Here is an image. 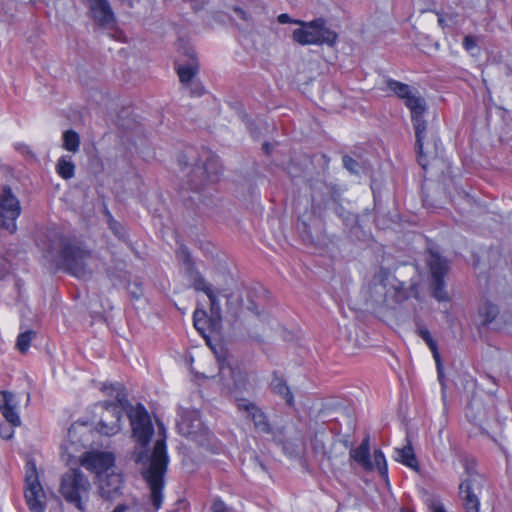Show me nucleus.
I'll use <instances>...</instances> for the list:
<instances>
[{
	"label": "nucleus",
	"instance_id": "obj_1",
	"mask_svg": "<svg viewBox=\"0 0 512 512\" xmlns=\"http://www.w3.org/2000/svg\"><path fill=\"white\" fill-rule=\"evenodd\" d=\"M103 390L109 395L115 393L117 404L106 401L103 403L104 413L99 421L101 434L111 436L120 430L122 410L127 413L132 427V436L139 445L132 458L137 464L147 465L142 475L150 489V501L158 510L163 502L164 475L167 470L169 458L166 450V430L162 423L158 422L159 439L154 444L151 455H148V446L154 433L150 416L142 404L133 407L127 397L125 387L121 383L104 384Z\"/></svg>",
	"mask_w": 512,
	"mask_h": 512
},
{
	"label": "nucleus",
	"instance_id": "obj_2",
	"mask_svg": "<svg viewBox=\"0 0 512 512\" xmlns=\"http://www.w3.org/2000/svg\"><path fill=\"white\" fill-rule=\"evenodd\" d=\"M43 257L58 269L77 278L91 275V253L58 229H49L41 240Z\"/></svg>",
	"mask_w": 512,
	"mask_h": 512
},
{
	"label": "nucleus",
	"instance_id": "obj_3",
	"mask_svg": "<svg viewBox=\"0 0 512 512\" xmlns=\"http://www.w3.org/2000/svg\"><path fill=\"white\" fill-rule=\"evenodd\" d=\"M386 85L410 111L413 128L427 123L425 120L427 103L418 89L394 79H388Z\"/></svg>",
	"mask_w": 512,
	"mask_h": 512
},
{
	"label": "nucleus",
	"instance_id": "obj_4",
	"mask_svg": "<svg viewBox=\"0 0 512 512\" xmlns=\"http://www.w3.org/2000/svg\"><path fill=\"white\" fill-rule=\"evenodd\" d=\"M462 466L465 470V477L462 479L459 489L460 496L466 512H479V493L484 484V478L476 471L474 459L467 457L461 458Z\"/></svg>",
	"mask_w": 512,
	"mask_h": 512
},
{
	"label": "nucleus",
	"instance_id": "obj_5",
	"mask_svg": "<svg viewBox=\"0 0 512 512\" xmlns=\"http://www.w3.org/2000/svg\"><path fill=\"white\" fill-rule=\"evenodd\" d=\"M294 24L301 27L295 29L292 38L300 45H334L337 40V34L325 27V20L317 18L310 22L294 21Z\"/></svg>",
	"mask_w": 512,
	"mask_h": 512
},
{
	"label": "nucleus",
	"instance_id": "obj_6",
	"mask_svg": "<svg viewBox=\"0 0 512 512\" xmlns=\"http://www.w3.org/2000/svg\"><path fill=\"white\" fill-rule=\"evenodd\" d=\"M90 482L79 469L67 471L61 479L60 493L77 509L84 510L83 499L87 498Z\"/></svg>",
	"mask_w": 512,
	"mask_h": 512
},
{
	"label": "nucleus",
	"instance_id": "obj_7",
	"mask_svg": "<svg viewBox=\"0 0 512 512\" xmlns=\"http://www.w3.org/2000/svg\"><path fill=\"white\" fill-rule=\"evenodd\" d=\"M416 137V151L419 165L426 170L430 160L437 158L442 150L439 137L432 130H428L427 123L414 127Z\"/></svg>",
	"mask_w": 512,
	"mask_h": 512
},
{
	"label": "nucleus",
	"instance_id": "obj_8",
	"mask_svg": "<svg viewBox=\"0 0 512 512\" xmlns=\"http://www.w3.org/2000/svg\"><path fill=\"white\" fill-rule=\"evenodd\" d=\"M430 272L432 296L439 302H447L450 297L445 290V276L449 271V262L439 253L430 250L427 259Z\"/></svg>",
	"mask_w": 512,
	"mask_h": 512
},
{
	"label": "nucleus",
	"instance_id": "obj_9",
	"mask_svg": "<svg viewBox=\"0 0 512 512\" xmlns=\"http://www.w3.org/2000/svg\"><path fill=\"white\" fill-rule=\"evenodd\" d=\"M222 169L219 158L210 153H205V162L202 166H196L190 176L191 188L199 190L204 186L216 183L219 180Z\"/></svg>",
	"mask_w": 512,
	"mask_h": 512
},
{
	"label": "nucleus",
	"instance_id": "obj_10",
	"mask_svg": "<svg viewBox=\"0 0 512 512\" xmlns=\"http://www.w3.org/2000/svg\"><path fill=\"white\" fill-rule=\"evenodd\" d=\"M21 213V206L18 198L11 188L4 186L0 190V228L9 233L16 231V219Z\"/></svg>",
	"mask_w": 512,
	"mask_h": 512
},
{
	"label": "nucleus",
	"instance_id": "obj_11",
	"mask_svg": "<svg viewBox=\"0 0 512 512\" xmlns=\"http://www.w3.org/2000/svg\"><path fill=\"white\" fill-rule=\"evenodd\" d=\"M25 482V500L29 510L31 512H45V494L38 480L36 466L33 461L26 463Z\"/></svg>",
	"mask_w": 512,
	"mask_h": 512
},
{
	"label": "nucleus",
	"instance_id": "obj_12",
	"mask_svg": "<svg viewBox=\"0 0 512 512\" xmlns=\"http://www.w3.org/2000/svg\"><path fill=\"white\" fill-rule=\"evenodd\" d=\"M88 6L90 17L100 27L112 29L116 17L109 0H84Z\"/></svg>",
	"mask_w": 512,
	"mask_h": 512
},
{
	"label": "nucleus",
	"instance_id": "obj_13",
	"mask_svg": "<svg viewBox=\"0 0 512 512\" xmlns=\"http://www.w3.org/2000/svg\"><path fill=\"white\" fill-rule=\"evenodd\" d=\"M81 464L99 477L113 470L115 457L110 452H89L85 454Z\"/></svg>",
	"mask_w": 512,
	"mask_h": 512
},
{
	"label": "nucleus",
	"instance_id": "obj_14",
	"mask_svg": "<svg viewBox=\"0 0 512 512\" xmlns=\"http://www.w3.org/2000/svg\"><path fill=\"white\" fill-rule=\"evenodd\" d=\"M22 282L7 269L0 274V298L7 304H14L21 298Z\"/></svg>",
	"mask_w": 512,
	"mask_h": 512
},
{
	"label": "nucleus",
	"instance_id": "obj_15",
	"mask_svg": "<svg viewBox=\"0 0 512 512\" xmlns=\"http://www.w3.org/2000/svg\"><path fill=\"white\" fill-rule=\"evenodd\" d=\"M99 493L102 498L113 500L122 494L123 478L120 473L111 470L98 478Z\"/></svg>",
	"mask_w": 512,
	"mask_h": 512
},
{
	"label": "nucleus",
	"instance_id": "obj_16",
	"mask_svg": "<svg viewBox=\"0 0 512 512\" xmlns=\"http://www.w3.org/2000/svg\"><path fill=\"white\" fill-rule=\"evenodd\" d=\"M236 405L240 411L247 412L248 417L253 421L256 429L264 433L270 432V425L265 414L254 403L247 399H237Z\"/></svg>",
	"mask_w": 512,
	"mask_h": 512
},
{
	"label": "nucleus",
	"instance_id": "obj_17",
	"mask_svg": "<svg viewBox=\"0 0 512 512\" xmlns=\"http://www.w3.org/2000/svg\"><path fill=\"white\" fill-rule=\"evenodd\" d=\"M17 401L14 394L8 391L0 392V412L5 420L13 426H20L21 419L16 410Z\"/></svg>",
	"mask_w": 512,
	"mask_h": 512
},
{
	"label": "nucleus",
	"instance_id": "obj_18",
	"mask_svg": "<svg viewBox=\"0 0 512 512\" xmlns=\"http://www.w3.org/2000/svg\"><path fill=\"white\" fill-rule=\"evenodd\" d=\"M177 427L179 433L187 437H194L204 430L203 423L197 411H189L182 415Z\"/></svg>",
	"mask_w": 512,
	"mask_h": 512
},
{
	"label": "nucleus",
	"instance_id": "obj_19",
	"mask_svg": "<svg viewBox=\"0 0 512 512\" xmlns=\"http://www.w3.org/2000/svg\"><path fill=\"white\" fill-rule=\"evenodd\" d=\"M350 458L360 464L365 470H372L373 463L370 460V442L369 436H366L361 444L350 450Z\"/></svg>",
	"mask_w": 512,
	"mask_h": 512
},
{
	"label": "nucleus",
	"instance_id": "obj_20",
	"mask_svg": "<svg viewBox=\"0 0 512 512\" xmlns=\"http://www.w3.org/2000/svg\"><path fill=\"white\" fill-rule=\"evenodd\" d=\"M270 387L272 392L284 398L289 406H292L294 404V397L290 391L289 386L287 385L286 381L283 378L277 375L276 372L273 373V378L270 382Z\"/></svg>",
	"mask_w": 512,
	"mask_h": 512
},
{
	"label": "nucleus",
	"instance_id": "obj_21",
	"mask_svg": "<svg viewBox=\"0 0 512 512\" xmlns=\"http://www.w3.org/2000/svg\"><path fill=\"white\" fill-rule=\"evenodd\" d=\"M395 460L402 463L403 465L417 470L418 469V461L415 456L413 447L411 446L410 442H408L404 447L402 448H395Z\"/></svg>",
	"mask_w": 512,
	"mask_h": 512
},
{
	"label": "nucleus",
	"instance_id": "obj_22",
	"mask_svg": "<svg viewBox=\"0 0 512 512\" xmlns=\"http://www.w3.org/2000/svg\"><path fill=\"white\" fill-rule=\"evenodd\" d=\"M498 314V307L489 300H485L479 305L478 315L481 318V325L483 326H487L492 323Z\"/></svg>",
	"mask_w": 512,
	"mask_h": 512
},
{
	"label": "nucleus",
	"instance_id": "obj_23",
	"mask_svg": "<svg viewBox=\"0 0 512 512\" xmlns=\"http://www.w3.org/2000/svg\"><path fill=\"white\" fill-rule=\"evenodd\" d=\"M56 172L65 180L71 179L75 175V164L68 156H62L57 161Z\"/></svg>",
	"mask_w": 512,
	"mask_h": 512
},
{
	"label": "nucleus",
	"instance_id": "obj_24",
	"mask_svg": "<svg viewBox=\"0 0 512 512\" xmlns=\"http://www.w3.org/2000/svg\"><path fill=\"white\" fill-rule=\"evenodd\" d=\"M63 148L69 152L77 153L80 148V136L75 130H66L63 133Z\"/></svg>",
	"mask_w": 512,
	"mask_h": 512
},
{
	"label": "nucleus",
	"instance_id": "obj_25",
	"mask_svg": "<svg viewBox=\"0 0 512 512\" xmlns=\"http://www.w3.org/2000/svg\"><path fill=\"white\" fill-rule=\"evenodd\" d=\"M176 70L180 82L183 84H188L196 75L198 71V65L194 60H192V62L187 65H177Z\"/></svg>",
	"mask_w": 512,
	"mask_h": 512
},
{
	"label": "nucleus",
	"instance_id": "obj_26",
	"mask_svg": "<svg viewBox=\"0 0 512 512\" xmlns=\"http://www.w3.org/2000/svg\"><path fill=\"white\" fill-rule=\"evenodd\" d=\"M188 272L189 277L192 280V286L195 290L202 291L206 295L211 293V285L205 281V279L197 270H195L193 267H189Z\"/></svg>",
	"mask_w": 512,
	"mask_h": 512
},
{
	"label": "nucleus",
	"instance_id": "obj_27",
	"mask_svg": "<svg viewBox=\"0 0 512 512\" xmlns=\"http://www.w3.org/2000/svg\"><path fill=\"white\" fill-rule=\"evenodd\" d=\"M35 337V332L32 330L25 331L18 335L16 347L21 353H25L29 347L32 339Z\"/></svg>",
	"mask_w": 512,
	"mask_h": 512
},
{
	"label": "nucleus",
	"instance_id": "obj_28",
	"mask_svg": "<svg viewBox=\"0 0 512 512\" xmlns=\"http://www.w3.org/2000/svg\"><path fill=\"white\" fill-rule=\"evenodd\" d=\"M374 463L382 478H388V467L385 456L381 450L374 451Z\"/></svg>",
	"mask_w": 512,
	"mask_h": 512
},
{
	"label": "nucleus",
	"instance_id": "obj_29",
	"mask_svg": "<svg viewBox=\"0 0 512 512\" xmlns=\"http://www.w3.org/2000/svg\"><path fill=\"white\" fill-rule=\"evenodd\" d=\"M107 215L110 230L116 237H118L121 240H125L126 232L122 224L114 220L109 212H107Z\"/></svg>",
	"mask_w": 512,
	"mask_h": 512
},
{
	"label": "nucleus",
	"instance_id": "obj_30",
	"mask_svg": "<svg viewBox=\"0 0 512 512\" xmlns=\"http://www.w3.org/2000/svg\"><path fill=\"white\" fill-rule=\"evenodd\" d=\"M207 297L209 298V301H210L211 313L214 316L219 318L220 312H221V307H220V303H219L216 295L214 294L213 290L211 291L210 294H207Z\"/></svg>",
	"mask_w": 512,
	"mask_h": 512
},
{
	"label": "nucleus",
	"instance_id": "obj_31",
	"mask_svg": "<svg viewBox=\"0 0 512 512\" xmlns=\"http://www.w3.org/2000/svg\"><path fill=\"white\" fill-rule=\"evenodd\" d=\"M417 334L426 342L428 347L433 346L436 342L433 340L429 330L422 325L417 326Z\"/></svg>",
	"mask_w": 512,
	"mask_h": 512
},
{
	"label": "nucleus",
	"instance_id": "obj_32",
	"mask_svg": "<svg viewBox=\"0 0 512 512\" xmlns=\"http://www.w3.org/2000/svg\"><path fill=\"white\" fill-rule=\"evenodd\" d=\"M206 312L204 310H196L194 312V326L197 330L203 331L204 330V324L206 322L205 320Z\"/></svg>",
	"mask_w": 512,
	"mask_h": 512
},
{
	"label": "nucleus",
	"instance_id": "obj_33",
	"mask_svg": "<svg viewBox=\"0 0 512 512\" xmlns=\"http://www.w3.org/2000/svg\"><path fill=\"white\" fill-rule=\"evenodd\" d=\"M14 148L16 151H18L20 154H22L26 159H31V160L35 159L34 153L30 149V147L28 145H26L25 143H16L14 145Z\"/></svg>",
	"mask_w": 512,
	"mask_h": 512
},
{
	"label": "nucleus",
	"instance_id": "obj_34",
	"mask_svg": "<svg viewBox=\"0 0 512 512\" xmlns=\"http://www.w3.org/2000/svg\"><path fill=\"white\" fill-rule=\"evenodd\" d=\"M343 165L344 167L349 170L351 173H358V170H359V164L356 160H354L353 158H351L350 156L348 155H345L343 156Z\"/></svg>",
	"mask_w": 512,
	"mask_h": 512
},
{
	"label": "nucleus",
	"instance_id": "obj_35",
	"mask_svg": "<svg viewBox=\"0 0 512 512\" xmlns=\"http://www.w3.org/2000/svg\"><path fill=\"white\" fill-rule=\"evenodd\" d=\"M228 373L229 375H231L233 378H235V375H234V371L232 370V368L230 366H225L224 362H220L219 364V374H218V377H219V381L224 385V386H228V384H226L224 382V376H225V373Z\"/></svg>",
	"mask_w": 512,
	"mask_h": 512
},
{
	"label": "nucleus",
	"instance_id": "obj_36",
	"mask_svg": "<svg viewBox=\"0 0 512 512\" xmlns=\"http://www.w3.org/2000/svg\"><path fill=\"white\" fill-rule=\"evenodd\" d=\"M12 424H0V437L5 440H9L14 435Z\"/></svg>",
	"mask_w": 512,
	"mask_h": 512
},
{
	"label": "nucleus",
	"instance_id": "obj_37",
	"mask_svg": "<svg viewBox=\"0 0 512 512\" xmlns=\"http://www.w3.org/2000/svg\"><path fill=\"white\" fill-rule=\"evenodd\" d=\"M429 349L431 350V352L433 354V357H434V360L436 362L438 376H439V378H441L442 377V364H441V360H440V355H439V352H438L437 344H434L433 346H430Z\"/></svg>",
	"mask_w": 512,
	"mask_h": 512
},
{
	"label": "nucleus",
	"instance_id": "obj_38",
	"mask_svg": "<svg viewBox=\"0 0 512 512\" xmlns=\"http://www.w3.org/2000/svg\"><path fill=\"white\" fill-rule=\"evenodd\" d=\"M476 46H477L476 39L473 36L467 35V36L464 37V39H463V47L467 51H472Z\"/></svg>",
	"mask_w": 512,
	"mask_h": 512
},
{
	"label": "nucleus",
	"instance_id": "obj_39",
	"mask_svg": "<svg viewBox=\"0 0 512 512\" xmlns=\"http://www.w3.org/2000/svg\"><path fill=\"white\" fill-rule=\"evenodd\" d=\"M129 292L135 299H139L143 295L142 287L139 283H134L133 286H129Z\"/></svg>",
	"mask_w": 512,
	"mask_h": 512
},
{
	"label": "nucleus",
	"instance_id": "obj_40",
	"mask_svg": "<svg viewBox=\"0 0 512 512\" xmlns=\"http://www.w3.org/2000/svg\"><path fill=\"white\" fill-rule=\"evenodd\" d=\"M78 429H86V427L83 425L73 424L68 430V437L72 443L76 442L75 437H76V434L78 433Z\"/></svg>",
	"mask_w": 512,
	"mask_h": 512
},
{
	"label": "nucleus",
	"instance_id": "obj_41",
	"mask_svg": "<svg viewBox=\"0 0 512 512\" xmlns=\"http://www.w3.org/2000/svg\"><path fill=\"white\" fill-rule=\"evenodd\" d=\"M211 509L213 512H225V503L220 499H217L213 502Z\"/></svg>",
	"mask_w": 512,
	"mask_h": 512
},
{
	"label": "nucleus",
	"instance_id": "obj_42",
	"mask_svg": "<svg viewBox=\"0 0 512 512\" xmlns=\"http://www.w3.org/2000/svg\"><path fill=\"white\" fill-rule=\"evenodd\" d=\"M277 20L280 24H287L292 23L294 24V21H297L296 19H292L288 14L282 13L277 17Z\"/></svg>",
	"mask_w": 512,
	"mask_h": 512
},
{
	"label": "nucleus",
	"instance_id": "obj_43",
	"mask_svg": "<svg viewBox=\"0 0 512 512\" xmlns=\"http://www.w3.org/2000/svg\"><path fill=\"white\" fill-rule=\"evenodd\" d=\"M431 512H446L443 505L440 502L433 501L430 505Z\"/></svg>",
	"mask_w": 512,
	"mask_h": 512
},
{
	"label": "nucleus",
	"instance_id": "obj_44",
	"mask_svg": "<svg viewBox=\"0 0 512 512\" xmlns=\"http://www.w3.org/2000/svg\"><path fill=\"white\" fill-rule=\"evenodd\" d=\"M234 11L241 19L245 21L249 20L247 13L242 8L236 6L234 7Z\"/></svg>",
	"mask_w": 512,
	"mask_h": 512
},
{
	"label": "nucleus",
	"instance_id": "obj_45",
	"mask_svg": "<svg viewBox=\"0 0 512 512\" xmlns=\"http://www.w3.org/2000/svg\"><path fill=\"white\" fill-rule=\"evenodd\" d=\"M314 449L318 452H324V445L315 437L313 440Z\"/></svg>",
	"mask_w": 512,
	"mask_h": 512
},
{
	"label": "nucleus",
	"instance_id": "obj_46",
	"mask_svg": "<svg viewBox=\"0 0 512 512\" xmlns=\"http://www.w3.org/2000/svg\"><path fill=\"white\" fill-rule=\"evenodd\" d=\"M234 384H235L236 388H240V389H243L245 391H248L249 387H250V384L246 383L245 381L240 385V383L236 379H234Z\"/></svg>",
	"mask_w": 512,
	"mask_h": 512
},
{
	"label": "nucleus",
	"instance_id": "obj_47",
	"mask_svg": "<svg viewBox=\"0 0 512 512\" xmlns=\"http://www.w3.org/2000/svg\"><path fill=\"white\" fill-rule=\"evenodd\" d=\"M195 86H196L195 90H192V91H191V92H192V94H194V95H198V96H199V95H202V94H203V92H204V88H203L202 86H200L199 84H195Z\"/></svg>",
	"mask_w": 512,
	"mask_h": 512
},
{
	"label": "nucleus",
	"instance_id": "obj_48",
	"mask_svg": "<svg viewBox=\"0 0 512 512\" xmlns=\"http://www.w3.org/2000/svg\"><path fill=\"white\" fill-rule=\"evenodd\" d=\"M112 512H128V507L125 505H118Z\"/></svg>",
	"mask_w": 512,
	"mask_h": 512
},
{
	"label": "nucleus",
	"instance_id": "obj_49",
	"mask_svg": "<svg viewBox=\"0 0 512 512\" xmlns=\"http://www.w3.org/2000/svg\"><path fill=\"white\" fill-rule=\"evenodd\" d=\"M459 196L466 200L468 204H471L472 199L466 192L459 193Z\"/></svg>",
	"mask_w": 512,
	"mask_h": 512
},
{
	"label": "nucleus",
	"instance_id": "obj_50",
	"mask_svg": "<svg viewBox=\"0 0 512 512\" xmlns=\"http://www.w3.org/2000/svg\"><path fill=\"white\" fill-rule=\"evenodd\" d=\"M182 254L184 256L183 257L184 262L190 264V255H189V253L185 249H183L182 250Z\"/></svg>",
	"mask_w": 512,
	"mask_h": 512
},
{
	"label": "nucleus",
	"instance_id": "obj_51",
	"mask_svg": "<svg viewBox=\"0 0 512 512\" xmlns=\"http://www.w3.org/2000/svg\"><path fill=\"white\" fill-rule=\"evenodd\" d=\"M122 4H126L129 7L133 6V0H119Z\"/></svg>",
	"mask_w": 512,
	"mask_h": 512
},
{
	"label": "nucleus",
	"instance_id": "obj_52",
	"mask_svg": "<svg viewBox=\"0 0 512 512\" xmlns=\"http://www.w3.org/2000/svg\"><path fill=\"white\" fill-rule=\"evenodd\" d=\"M438 22H439V24H440L441 26H443L444 20H443L442 18H439V19H438Z\"/></svg>",
	"mask_w": 512,
	"mask_h": 512
},
{
	"label": "nucleus",
	"instance_id": "obj_53",
	"mask_svg": "<svg viewBox=\"0 0 512 512\" xmlns=\"http://www.w3.org/2000/svg\"><path fill=\"white\" fill-rule=\"evenodd\" d=\"M263 148H264L266 151H268V143H264V144H263Z\"/></svg>",
	"mask_w": 512,
	"mask_h": 512
}]
</instances>
